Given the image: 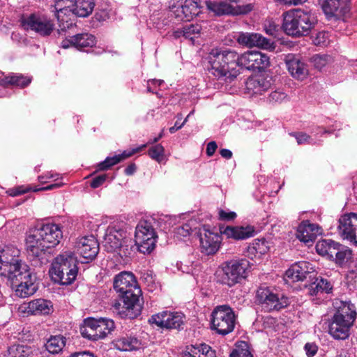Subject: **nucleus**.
<instances>
[{
	"mask_svg": "<svg viewBox=\"0 0 357 357\" xmlns=\"http://www.w3.org/2000/svg\"><path fill=\"white\" fill-rule=\"evenodd\" d=\"M20 251L15 247H7L0 255V275L8 279L20 298L32 296L37 290L36 277L29 266L20 259Z\"/></svg>",
	"mask_w": 357,
	"mask_h": 357,
	"instance_id": "1",
	"label": "nucleus"
},
{
	"mask_svg": "<svg viewBox=\"0 0 357 357\" xmlns=\"http://www.w3.org/2000/svg\"><path fill=\"white\" fill-rule=\"evenodd\" d=\"M62 238L60 227L54 224L41 225L31 228L26 233V250L29 255L38 257L58 245Z\"/></svg>",
	"mask_w": 357,
	"mask_h": 357,
	"instance_id": "2",
	"label": "nucleus"
},
{
	"mask_svg": "<svg viewBox=\"0 0 357 357\" xmlns=\"http://www.w3.org/2000/svg\"><path fill=\"white\" fill-rule=\"evenodd\" d=\"M211 73L216 77L235 78L238 75V54L231 49H213L208 56Z\"/></svg>",
	"mask_w": 357,
	"mask_h": 357,
	"instance_id": "3",
	"label": "nucleus"
},
{
	"mask_svg": "<svg viewBox=\"0 0 357 357\" xmlns=\"http://www.w3.org/2000/svg\"><path fill=\"white\" fill-rule=\"evenodd\" d=\"M336 312L329 325L328 332L336 340H346L356 319L354 305L347 302L336 301Z\"/></svg>",
	"mask_w": 357,
	"mask_h": 357,
	"instance_id": "4",
	"label": "nucleus"
},
{
	"mask_svg": "<svg viewBox=\"0 0 357 357\" xmlns=\"http://www.w3.org/2000/svg\"><path fill=\"white\" fill-rule=\"evenodd\" d=\"M317 19L314 13L303 9H293L284 14L283 28L292 36L307 35L314 27Z\"/></svg>",
	"mask_w": 357,
	"mask_h": 357,
	"instance_id": "5",
	"label": "nucleus"
},
{
	"mask_svg": "<svg viewBox=\"0 0 357 357\" xmlns=\"http://www.w3.org/2000/svg\"><path fill=\"white\" fill-rule=\"evenodd\" d=\"M77 257L74 252L65 251L58 255L52 264L50 274L52 279L63 285L71 284L77 275Z\"/></svg>",
	"mask_w": 357,
	"mask_h": 357,
	"instance_id": "6",
	"label": "nucleus"
},
{
	"mask_svg": "<svg viewBox=\"0 0 357 357\" xmlns=\"http://www.w3.org/2000/svg\"><path fill=\"white\" fill-rule=\"evenodd\" d=\"M249 261L245 259H232L221 264L215 273L217 282L231 287L247 276Z\"/></svg>",
	"mask_w": 357,
	"mask_h": 357,
	"instance_id": "7",
	"label": "nucleus"
},
{
	"mask_svg": "<svg viewBox=\"0 0 357 357\" xmlns=\"http://www.w3.org/2000/svg\"><path fill=\"white\" fill-rule=\"evenodd\" d=\"M211 328L218 334L225 335L231 333L236 325V316L228 305L216 307L211 314Z\"/></svg>",
	"mask_w": 357,
	"mask_h": 357,
	"instance_id": "8",
	"label": "nucleus"
},
{
	"mask_svg": "<svg viewBox=\"0 0 357 357\" xmlns=\"http://www.w3.org/2000/svg\"><path fill=\"white\" fill-rule=\"evenodd\" d=\"M157 235L151 222L141 220L135 232V242L139 252L150 254L155 248Z\"/></svg>",
	"mask_w": 357,
	"mask_h": 357,
	"instance_id": "9",
	"label": "nucleus"
},
{
	"mask_svg": "<svg viewBox=\"0 0 357 357\" xmlns=\"http://www.w3.org/2000/svg\"><path fill=\"white\" fill-rule=\"evenodd\" d=\"M21 26L26 31H31L38 35L49 36L54 29V23L45 15L31 14L21 18Z\"/></svg>",
	"mask_w": 357,
	"mask_h": 357,
	"instance_id": "10",
	"label": "nucleus"
},
{
	"mask_svg": "<svg viewBox=\"0 0 357 357\" xmlns=\"http://www.w3.org/2000/svg\"><path fill=\"white\" fill-rule=\"evenodd\" d=\"M256 297L262 307L268 312L280 310L289 304L287 297L275 293L267 287H260L257 291Z\"/></svg>",
	"mask_w": 357,
	"mask_h": 357,
	"instance_id": "11",
	"label": "nucleus"
},
{
	"mask_svg": "<svg viewBox=\"0 0 357 357\" xmlns=\"http://www.w3.org/2000/svg\"><path fill=\"white\" fill-rule=\"evenodd\" d=\"M199 0H172L169 11L178 20L190 21L200 12Z\"/></svg>",
	"mask_w": 357,
	"mask_h": 357,
	"instance_id": "12",
	"label": "nucleus"
},
{
	"mask_svg": "<svg viewBox=\"0 0 357 357\" xmlns=\"http://www.w3.org/2000/svg\"><path fill=\"white\" fill-rule=\"evenodd\" d=\"M142 306L140 296H121L112 305L113 312L122 318L134 319L141 312Z\"/></svg>",
	"mask_w": 357,
	"mask_h": 357,
	"instance_id": "13",
	"label": "nucleus"
},
{
	"mask_svg": "<svg viewBox=\"0 0 357 357\" xmlns=\"http://www.w3.org/2000/svg\"><path fill=\"white\" fill-rule=\"evenodd\" d=\"M114 289L120 296H141L142 291L138 287L135 275L130 272L123 271L118 274L114 280Z\"/></svg>",
	"mask_w": 357,
	"mask_h": 357,
	"instance_id": "14",
	"label": "nucleus"
},
{
	"mask_svg": "<svg viewBox=\"0 0 357 357\" xmlns=\"http://www.w3.org/2000/svg\"><path fill=\"white\" fill-rule=\"evenodd\" d=\"M126 230L123 228L116 225L111 227L105 238V247L109 252L119 250L120 254L126 256L130 255V253L127 252L128 240L126 238Z\"/></svg>",
	"mask_w": 357,
	"mask_h": 357,
	"instance_id": "15",
	"label": "nucleus"
},
{
	"mask_svg": "<svg viewBox=\"0 0 357 357\" xmlns=\"http://www.w3.org/2000/svg\"><path fill=\"white\" fill-rule=\"evenodd\" d=\"M149 321L162 328L181 329L185 324V317L181 312L163 311L151 316Z\"/></svg>",
	"mask_w": 357,
	"mask_h": 357,
	"instance_id": "16",
	"label": "nucleus"
},
{
	"mask_svg": "<svg viewBox=\"0 0 357 357\" xmlns=\"http://www.w3.org/2000/svg\"><path fill=\"white\" fill-rule=\"evenodd\" d=\"M238 66L248 70H264L269 66V57L258 51H247L239 55Z\"/></svg>",
	"mask_w": 357,
	"mask_h": 357,
	"instance_id": "17",
	"label": "nucleus"
},
{
	"mask_svg": "<svg viewBox=\"0 0 357 357\" xmlns=\"http://www.w3.org/2000/svg\"><path fill=\"white\" fill-rule=\"evenodd\" d=\"M234 38L238 43L247 47H257L265 50H273L274 45L271 40L258 33L238 32Z\"/></svg>",
	"mask_w": 357,
	"mask_h": 357,
	"instance_id": "18",
	"label": "nucleus"
},
{
	"mask_svg": "<svg viewBox=\"0 0 357 357\" xmlns=\"http://www.w3.org/2000/svg\"><path fill=\"white\" fill-rule=\"evenodd\" d=\"M207 8L217 15L246 14L252 9L250 4L233 7L229 3L222 1H209L207 3Z\"/></svg>",
	"mask_w": 357,
	"mask_h": 357,
	"instance_id": "19",
	"label": "nucleus"
},
{
	"mask_svg": "<svg viewBox=\"0 0 357 357\" xmlns=\"http://www.w3.org/2000/svg\"><path fill=\"white\" fill-rule=\"evenodd\" d=\"M221 237L217 233H213L204 228L199 231V243L201 252L210 255L216 253L220 247Z\"/></svg>",
	"mask_w": 357,
	"mask_h": 357,
	"instance_id": "20",
	"label": "nucleus"
},
{
	"mask_svg": "<svg viewBox=\"0 0 357 357\" xmlns=\"http://www.w3.org/2000/svg\"><path fill=\"white\" fill-rule=\"evenodd\" d=\"M75 250L86 259H93L98 252V241L93 236H84L77 240Z\"/></svg>",
	"mask_w": 357,
	"mask_h": 357,
	"instance_id": "21",
	"label": "nucleus"
},
{
	"mask_svg": "<svg viewBox=\"0 0 357 357\" xmlns=\"http://www.w3.org/2000/svg\"><path fill=\"white\" fill-rule=\"evenodd\" d=\"M322 9L328 20H337L349 11V0H324Z\"/></svg>",
	"mask_w": 357,
	"mask_h": 357,
	"instance_id": "22",
	"label": "nucleus"
},
{
	"mask_svg": "<svg viewBox=\"0 0 357 357\" xmlns=\"http://www.w3.org/2000/svg\"><path fill=\"white\" fill-rule=\"evenodd\" d=\"M314 271L312 264L307 261H299L293 264L285 273L286 282L302 281L308 273Z\"/></svg>",
	"mask_w": 357,
	"mask_h": 357,
	"instance_id": "23",
	"label": "nucleus"
},
{
	"mask_svg": "<svg viewBox=\"0 0 357 357\" xmlns=\"http://www.w3.org/2000/svg\"><path fill=\"white\" fill-rule=\"evenodd\" d=\"M273 83L271 76L258 75L248 78L246 82L247 89L252 93L261 94L268 90Z\"/></svg>",
	"mask_w": 357,
	"mask_h": 357,
	"instance_id": "24",
	"label": "nucleus"
},
{
	"mask_svg": "<svg viewBox=\"0 0 357 357\" xmlns=\"http://www.w3.org/2000/svg\"><path fill=\"white\" fill-rule=\"evenodd\" d=\"M321 233V228L317 225L307 220L302 222L299 225L296 236L301 241L307 243L313 242Z\"/></svg>",
	"mask_w": 357,
	"mask_h": 357,
	"instance_id": "25",
	"label": "nucleus"
},
{
	"mask_svg": "<svg viewBox=\"0 0 357 357\" xmlns=\"http://www.w3.org/2000/svg\"><path fill=\"white\" fill-rule=\"evenodd\" d=\"M337 227L340 236L345 240L351 236L352 232L357 227V213H351L342 215L339 219Z\"/></svg>",
	"mask_w": 357,
	"mask_h": 357,
	"instance_id": "26",
	"label": "nucleus"
},
{
	"mask_svg": "<svg viewBox=\"0 0 357 357\" xmlns=\"http://www.w3.org/2000/svg\"><path fill=\"white\" fill-rule=\"evenodd\" d=\"M255 227L250 225L243 226H228L222 231L223 235L229 238L234 240H244L255 235Z\"/></svg>",
	"mask_w": 357,
	"mask_h": 357,
	"instance_id": "27",
	"label": "nucleus"
},
{
	"mask_svg": "<svg viewBox=\"0 0 357 357\" xmlns=\"http://www.w3.org/2000/svg\"><path fill=\"white\" fill-rule=\"evenodd\" d=\"M286 65L289 73L296 79H303L308 74L305 63L294 56H288Z\"/></svg>",
	"mask_w": 357,
	"mask_h": 357,
	"instance_id": "28",
	"label": "nucleus"
},
{
	"mask_svg": "<svg viewBox=\"0 0 357 357\" xmlns=\"http://www.w3.org/2000/svg\"><path fill=\"white\" fill-rule=\"evenodd\" d=\"M146 147V145H142L141 146L133 149L131 152L124 151L122 154L116 155L113 157H107L105 160L98 165V170L99 171H105L109 169L111 167L118 164L123 160L131 156L133 153H137L144 148Z\"/></svg>",
	"mask_w": 357,
	"mask_h": 357,
	"instance_id": "29",
	"label": "nucleus"
},
{
	"mask_svg": "<svg viewBox=\"0 0 357 357\" xmlns=\"http://www.w3.org/2000/svg\"><path fill=\"white\" fill-rule=\"evenodd\" d=\"M52 302L45 299H36L29 303V312L33 314H49L52 312Z\"/></svg>",
	"mask_w": 357,
	"mask_h": 357,
	"instance_id": "30",
	"label": "nucleus"
},
{
	"mask_svg": "<svg viewBox=\"0 0 357 357\" xmlns=\"http://www.w3.org/2000/svg\"><path fill=\"white\" fill-rule=\"evenodd\" d=\"M55 8L57 11L56 17L59 22V31H65L66 29L71 28L74 22L68 17L70 12H69V10H61L63 8V5L61 3V1H56Z\"/></svg>",
	"mask_w": 357,
	"mask_h": 357,
	"instance_id": "31",
	"label": "nucleus"
},
{
	"mask_svg": "<svg viewBox=\"0 0 357 357\" xmlns=\"http://www.w3.org/2000/svg\"><path fill=\"white\" fill-rule=\"evenodd\" d=\"M202 26L199 24H191L183 26L182 29H178L173 32L174 38H177L183 36L185 38L194 41L197 38L202 31Z\"/></svg>",
	"mask_w": 357,
	"mask_h": 357,
	"instance_id": "32",
	"label": "nucleus"
},
{
	"mask_svg": "<svg viewBox=\"0 0 357 357\" xmlns=\"http://www.w3.org/2000/svg\"><path fill=\"white\" fill-rule=\"evenodd\" d=\"M95 331L97 333V340L105 338L108 334L114 331L115 326L112 319H95Z\"/></svg>",
	"mask_w": 357,
	"mask_h": 357,
	"instance_id": "33",
	"label": "nucleus"
},
{
	"mask_svg": "<svg viewBox=\"0 0 357 357\" xmlns=\"http://www.w3.org/2000/svg\"><path fill=\"white\" fill-rule=\"evenodd\" d=\"M115 347L119 350L128 351L139 349L142 344L135 337H123L116 341Z\"/></svg>",
	"mask_w": 357,
	"mask_h": 357,
	"instance_id": "34",
	"label": "nucleus"
},
{
	"mask_svg": "<svg viewBox=\"0 0 357 357\" xmlns=\"http://www.w3.org/2000/svg\"><path fill=\"white\" fill-rule=\"evenodd\" d=\"M268 250L267 242L264 239H255L247 250L248 256L251 258H260Z\"/></svg>",
	"mask_w": 357,
	"mask_h": 357,
	"instance_id": "35",
	"label": "nucleus"
},
{
	"mask_svg": "<svg viewBox=\"0 0 357 357\" xmlns=\"http://www.w3.org/2000/svg\"><path fill=\"white\" fill-rule=\"evenodd\" d=\"M72 45L77 49L93 47L96 43L95 37L89 33H79L70 38Z\"/></svg>",
	"mask_w": 357,
	"mask_h": 357,
	"instance_id": "36",
	"label": "nucleus"
},
{
	"mask_svg": "<svg viewBox=\"0 0 357 357\" xmlns=\"http://www.w3.org/2000/svg\"><path fill=\"white\" fill-rule=\"evenodd\" d=\"M66 339L63 335L51 336L45 344L46 349L51 354L61 352L66 345Z\"/></svg>",
	"mask_w": 357,
	"mask_h": 357,
	"instance_id": "37",
	"label": "nucleus"
},
{
	"mask_svg": "<svg viewBox=\"0 0 357 357\" xmlns=\"http://www.w3.org/2000/svg\"><path fill=\"white\" fill-rule=\"evenodd\" d=\"M338 243L331 239H324L319 241L316 244V250L320 255L327 256L331 259L333 253L335 252V248Z\"/></svg>",
	"mask_w": 357,
	"mask_h": 357,
	"instance_id": "38",
	"label": "nucleus"
},
{
	"mask_svg": "<svg viewBox=\"0 0 357 357\" xmlns=\"http://www.w3.org/2000/svg\"><path fill=\"white\" fill-rule=\"evenodd\" d=\"M351 255L352 252L350 248L338 243L337 246L335 248V252L333 253L331 259H334L335 257L336 263L343 264L347 263L351 258Z\"/></svg>",
	"mask_w": 357,
	"mask_h": 357,
	"instance_id": "39",
	"label": "nucleus"
},
{
	"mask_svg": "<svg viewBox=\"0 0 357 357\" xmlns=\"http://www.w3.org/2000/svg\"><path fill=\"white\" fill-rule=\"evenodd\" d=\"M95 328L94 319L88 318L84 320V324L80 327V333L84 337L96 341L97 333Z\"/></svg>",
	"mask_w": 357,
	"mask_h": 357,
	"instance_id": "40",
	"label": "nucleus"
},
{
	"mask_svg": "<svg viewBox=\"0 0 357 357\" xmlns=\"http://www.w3.org/2000/svg\"><path fill=\"white\" fill-rule=\"evenodd\" d=\"M31 79L28 77H25L22 75H10L5 77L1 80V84L7 86V85H14L20 87H24L29 84Z\"/></svg>",
	"mask_w": 357,
	"mask_h": 357,
	"instance_id": "41",
	"label": "nucleus"
},
{
	"mask_svg": "<svg viewBox=\"0 0 357 357\" xmlns=\"http://www.w3.org/2000/svg\"><path fill=\"white\" fill-rule=\"evenodd\" d=\"M333 289V285L326 279L320 278L317 279L314 283L312 284L310 289V293L312 295L317 294L319 292L330 293Z\"/></svg>",
	"mask_w": 357,
	"mask_h": 357,
	"instance_id": "42",
	"label": "nucleus"
},
{
	"mask_svg": "<svg viewBox=\"0 0 357 357\" xmlns=\"http://www.w3.org/2000/svg\"><path fill=\"white\" fill-rule=\"evenodd\" d=\"M310 61L315 68L321 70L327 64L332 62L333 59L327 54H315L311 58Z\"/></svg>",
	"mask_w": 357,
	"mask_h": 357,
	"instance_id": "43",
	"label": "nucleus"
},
{
	"mask_svg": "<svg viewBox=\"0 0 357 357\" xmlns=\"http://www.w3.org/2000/svg\"><path fill=\"white\" fill-rule=\"evenodd\" d=\"M29 349L24 345H13L8 349V357H28Z\"/></svg>",
	"mask_w": 357,
	"mask_h": 357,
	"instance_id": "44",
	"label": "nucleus"
},
{
	"mask_svg": "<svg viewBox=\"0 0 357 357\" xmlns=\"http://www.w3.org/2000/svg\"><path fill=\"white\" fill-rule=\"evenodd\" d=\"M229 357H253L248 349V346L245 342L237 344Z\"/></svg>",
	"mask_w": 357,
	"mask_h": 357,
	"instance_id": "45",
	"label": "nucleus"
},
{
	"mask_svg": "<svg viewBox=\"0 0 357 357\" xmlns=\"http://www.w3.org/2000/svg\"><path fill=\"white\" fill-rule=\"evenodd\" d=\"M165 149L161 144H157L151 147L149 150V155L153 160L160 162L162 160Z\"/></svg>",
	"mask_w": 357,
	"mask_h": 357,
	"instance_id": "46",
	"label": "nucleus"
},
{
	"mask_svg": "<svg viewBox=\"0 0 357 357\" xmlns=\"http://www.w3.org/2000/svg\"><path fill=\"white\" fill-rule=\"evenodd\" d=\"M329 42V33L326 31L319 32L313 38V43L315 45L326 46Z\"/></svg>",
	"mask_w": 357,
	"mask_h": 357,
	"instance_id": "47",
	"label": "nucleus"
},
{
	"mask_svg": "<svg viewBox=\"0 0 357 357\" xmlns=\"http://www.w3.org/2000/svg\"><path fill=\"white\" fill-rule=\"evenodd\" d=\"M287 94L281 89L271 92L268 96V100L272 102L280 103L287 99Z\"/></svg>",
	"mask_w": 357,
	"mask_h": 357,
	"instance_id": "48",
	"label": "nucleus"
},
{
	"mask_svg": "<svg viewBox=\"0 0 357 357\" xmlns=\"http://www.w3.org/2000/svg\"><path fill=\"white\" fill-rule=\"evenodd\" d=\"M278 29V26L273 22L268 21L264 24V30L270 36H275Z\"/></svg>",
	"mask_w": 357,
	"mask_h": 357,
	"instance_id": "49",
	"label": "nucleus"
},
{
	"mask_svg": "<svg viewBox=\"0 0 357 357\" xmlns=\"http://www.w3.org/2000/svg\"><path fill=\"white\" fill-rule=\"evenodd\" d=\"M107 178V174L99 175V176L93 178L90 184L91 187L92 188H97L100 187L105 183Z\"/></svg>",
	"mask_w": 357,
	"mask_h": 357,
	"instance_id": "50",
	"label": "nucleus"
},
{
	"mask_svg": "<svg viewBox=\"0 0 357 357\" xmlns=\"http://www.w3.org/2000/svg\"><path fill=\"white\" fill-rule=\"evenodd\" d=\"M293 135L296 139L297 143L298 144H304V143H310L311 137L306 133L298 132L294 133Z\"/></svg>",
	"mask_w": 357,
	"mask_h": 357,
	"instance_id": "51",
	"label": "nucleus"
},
{
	"mask_svg": "<svg viewBox=\"0 0 357 357\" xmlns=\"http://www.w3.org/2000/svg\"><path fill=\"white\" fill-rule=\"evenodd\" d=\"M219 216L222 220H232L236 217V214L235 212L220 210L219 211Z\"/></svg>",
	"mask_w": 357,
	"mask_h": 357,
	"instance_id": "52",
	"label": "nucleus"
},
{
	"mask_svg": "<svg viewBox=\"0 0 357 357\" xmlns=\"http://www.w3.org/2000/svg\"><path fill=\"white\" fill-rule=\"evenodd\" d=\"M28 190H29L27 188H24L23 186H19L9 189L7 192L12 197H16L26 192Z\"/></svg>",
	"mask_w": 357,
	"mask_h": 357,
	"instance_id": "53",
	"label": "nucleus"
},
{
	"mask_svg": "<svg viewBox=\"0 0 357 357\" xmlns=\"http://www.w3.org/2000/svg\"><path fill=\"white\" fill-rule=\"evenodd\" d=\"M195 346L190 345L186 347L185 350L183 352V357H197V352Z\"/></svg>",
	"mask_w": 357,
	"mask_h": 357,
	"instance_id": "54",
	"label": "nucleus"
},
{
	"mask_svg": "<svg viewBox=\"0 0 357 357\" xmlns=\"http://www.w3.org/2000/svg\"><path fill=\"white\" fill-rule=\"evenodd\" d=\"M305 350L306 354L309 357L314 356L317 352V347L315 344L313 343H307L305 345Z\"/></svg>",
	"mask_w": 357,
	"mask_h": 357,
	"instance_id": "55",
	"label": "nucleus"
},
{
	"mask_svg": "<svg viewBox=\"0 0 357 357\" xmlns=\"http://www.w3.org/2000/svg\"><path fill=\"white\" fill-rule=\"evenodd\" d=\"M202 352H206L205 357H216L215 351L206 344H201Z\"/></svg>",
	"mask_w": 357,
	"mask_h": 357,
	"instance_id": "56",
	"label": "nucleus"
},
{
	"mask_svg": "<svg viewBox=\"0 0 357 357\" xmlns=\"http://www.w3.org/2000/svg\"><path fill=\"white\" fill-rule=\"evenodd\" d=\"M191 231L192 229L190 225L188 224H185L177 229V234L182 236H187L190 234Z\"/></svg>",
	"mask_w": 357,
	"mask_h": 357,
	"instance_id": "57",
	"label": "nucleus"
},
{
	"mask_svg": "<svg viewBox=\"0 0 357 357\" xmlns=\"http://www.w3.org/2000/svg\"><path fill=\"white\" fill-rule=\"evenodd\" d=\"M176 117L178 119V121H176V122H175V124L174 126L169 128V130L171 133H174L176 131L181 129L185 125V121L182 122L181 123H180L178 122V121H181L182 119L181 114H178Z\"/></svg>",
	"mask_w": 357,
	"mask_h": 357,
	"instance_id": "58",
	"label": "nucleus"
},
{
	"mask_svg": "<svg viewBox=\"0 0 357 357\" xmlns=\"http://www.w3.org/2000/svg\"><path fill=\"white\" fill-rule=\"evenodd\" d=\"M218 148V146H217V144L215 143V142H210L208 144H207V147H206V154L208 156H212L214 153L215 152L216 149Z\"/></svg>",
	"mask_w": 357,
	"mask_h": 357,
	"instance_id": "59",
	"label": "nucleus"
},
{
	"mask_svg": "<svg viewBox=\"0 0 357 357\" xmlns=\"http://www.w3.org/2000/svg\"><path fill=\"white\" fill-rule=\"evenodd\" d=\"M287 5H298L306 2L307 0H276Z\"/></svg>",
	"mask_w": 357,
	"mask_h": 357,
	"instance_id": "60",
	"label": "nucleus"
},
{
	"mask_svg": "<svg viewBox=\"0 0 357 357\" xmlns=\"http://www.w3.org/2000/svg\"><path fill=\"white\" fill-rule=\"evenodd\" d=\"M70 357H95L93 354L89 351H84L79 353H75L72 354Z\"/></svg>",
	"mask_w": 357,
	"mask_h": 357,
	"instance_id": "61",
	"label": "nucleus"
},
{
	"mask_svg": "<svg viewBox=\"0 0 357 357\" xmlns=\"http://www.w3.org/2000/svg\"><path fill=\"white\" fill-rule=\"evenodd\" d=\"M220 153L222 157L227 159H229L232 157V152L229 149H222L220 150Z\"/></svg>",
	"mask_w": 357,
	"mask_h": 357,
	"instance_id": "62",
	"label": "nucleus"
},
{
	"mask_svg": "<svg viewBox=\"0 0 357 357\" xmlns=\"http://www.w3.org/2000/svg\"><path fill=\"white\" fill-rule=\"evenodd\" d=\"M136 170V166L135 164H131L130 165H128L126 169H125V173L126 175H132L134 174V172H135Z\"/></svg>",
	"mask_w": 357,
	"mask_h": 357,
	"instance_id": "63",
	"label": "nucleus"
},
{
	"mask_svg": "<svg viewBox=\"0 0 357 357\" xmlns=\"http://www.w3.org/2000/svg\"><path fill=\"white\" fill-rule=\"evenodd\" d=\"M347 241H349L350 243L354 244V245H357V227L352 232L351 236L349 237Z\"/></svg>",
	"mask_w": 357,
	"mask_h": 357,
	"instance_id": "64",
	"label": "nucleus"
}]
</instances>
